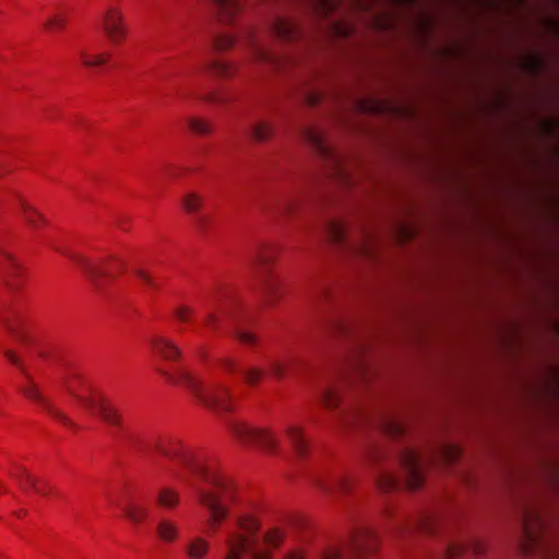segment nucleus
Listing matches in <instances>:
<instances>
[{
  "label": "nucleus",
  "mask_w": 559,
  "mask_h": 559,
  "mask_svg": "<svg viewBox=\"0 0 559 559\" xmlns=\"http://www.w3.org/2000/svg\"><path fill=\"white\" fill-rule=\"evenodd\" d=\"M66 391L75 402L91 415L97 416L109 426L111 435L123 439L132 449L145 456L157 453L179 463L191 475L200 480V485L190 484L201 506L209 511V524L216 531L230 513L231 506L237 501V490L233 481L221 475L215 467L195 459L186 451L180 441L174 438H151L140 440L124 429L122 416L118 407L100 392L82 382L78 377L63 380Z\"/></svg>",
  "instance_id": "nucleus-1"
},
{
  "label": "nucleus",
  "mask_w": 559,
  "mask_h": 559,
  "mask_svg": "<svg viewBox=\"0 0 559 559\" xmlns=\"http://www.w3.org/2000/svg\"><path fill=\"white\" fill-rule=\"evenodd\" d=\"M284 539V533L273 527L260 532L259 521L252 514L238 515L226 530L223 559H272V549Z\"/></svg>",
  "instance_id": "nucleus-2"
},
{
  "label": "nucleus",
  "mask_w": 559,
  "mask_h": 559,
  "mask_svg": "<svg viewBox=\"0 0 559 559\" xmlns=\"http://www.w3.org/2000/svg\"><path fill=\"white\" fill-rule=\"evenodd\" d=\"M159 372L168 382L187 386L200 403L215 413L225 414L233 411L231 395L226 385L218 382L205 384L185 368Z\"/></svg>",
  "instance_id": "nucleus-3"
},
{
  "label": "nucleus",
  "mask_w": 559,
  "mask_h": 559,
  "mask_svg": "<svg viewBox=\"0 0 559 559\" xmlns=\"http://www.w3.org/2000/svg\"><path fill=\"white\" fill-rule=\"evenodd\" d=\"M378 545L376 532L368 526H361L353 532L349 539L343 545H331L324 548L319 559H361L372 552ZM284 559H306L304 551L293 550Z\"/></svg>",
  "instance_id": "nucleus-4"
},
{
  "label": "nucleus",
  "mask_w": 559,
  "mask_h": 559,
  "mask_svg": "<svg viewBox=\"0 0 559 559\" xmlns=\"http://www.w3.org/2000/svg\"><path fill=\"white\" fill-rule=\"evenodd\" d=\"M399 464L403 471L402 479L386 471L376 475V481L382 491H390L399 488L402 483L409 489H417L425 480V463L418 452L411 448H403L397 455Z\"/></svg>",
  "instance_id": "nucleus-5"
},
{
  "label": "nucleus",
  "mask_w": 559,
  "mask_h": 559,
  "mask_svg": "<svg viewBox=\"0 0 559 559\" xmlns=\"http://www.w3.org/2000/svg\"><path fill=\"white\" fill-rule=\"evenodd\" d=\"M226 427L240 443L258 445L269 454L277 453L278 440L270 429L253 427L238 419H229Z\"/></svg>",
  "instance_id": "nucleus-6"
},
{
  "label": "nucleus",
  "mask_w": 559,
  "mask_h": 559,
  "mask_svg": "<svg viewBox=\"0 0 559 559\" xmlns=\"http://www.w3.org/2000/svg\"><path fill=\"white\" fill-rule=\"evenodd\" d=\"M522 542L521 548L524 555L533 556L546 554L544 532L546 524L542 515L532 509L524 508L522 513Z\"/></svg>",
  "instance_id": "nucleus-7"
},
{
  "label": "nucleus",
  "mask_w": 559,
  "mask_h": 559,
  "mask_svg": "<svg viewBox=\"0 0 559 559\" xmlns=\"http://www.w3.org/2000/svg\"><path fill=\"white\" fill-rule=\"evenodd\" d=\"M241 40L249 50V62L269 67L270 69L281 70L290 62L287 57H280L271 52L252 27H246L241 34Z\"/></svg>",
  "instance_id": "nucleus-8"
},
{
  "label": "nucleus",
  "mask_w": 559,
  "mask_h": 559,
  "mask_svg": "<svg viewBox=\"0 0 559 559\" xmlns=\"http://www.w3.org/2000/svg\"><path fill=\"white\" fill-rule=\"evenodd\" d=\"M274 257L272 248H263L253 257L251 262L261 293L270 306L282 295L280 281L267 272V266L272 263Z\"/></svg>",
  "instance_id": "nucleus-9"
},
{
  "label": "nucleus",
  "mask_w": 559,
  "mask_h": 559,
  "mask_svg": "<svg viewBox=\"0 0 559 559\" xmlns=\"http://www.w3.org/2000/svg\"><path fill=\"white\" fill-rule=\"evenodd\" d=\"M7 359L21 369L23 374L27 380V384L21 388V392L28 397L29 400L38 403L50 416H52L59 423L74 427V423L61 411L56 408L38 390L37 385L32 380L31 376L26 371L25 367L22 365L20 358L10 349L3 352Z\"/></svg>",
  "instance_id": "nucleus-10"
},
{
  "label": "nucleus",
  "mask_w": 559,
  "mask_h": 559,
  "mask_svg": "<svg viewBox=\"0 0 559 559\" xmlns=\"http://www.w3.org/2000/svg\"><path fill=\"white\" fill-rule=\"evenodd\" d=\"M267 370L261 366H251L240 370L246 383L250 386H255L260 381L270 374L274 379H282L285 377L290 365L295 362L293 357H270L266 359Z\"/></svg>",
  "instance_id": "nucleus-11"
},
{
  "label": "nucleus",
  "mask_w": 559,
  "mask_h": 559,
  "mask_svg": "<svg viewBox=\"0 0 559 559\" xmlns=\"http://www.w3.org/2000/svg\"><path fill=\"white\" fill-rule=\"evenodd\" d=\"M100 25L108 37L114 44H120L127 37V26L121 10L117 7H108L100 20Z\"/></svg>",
  "instance_id": "nucleus-12"
},
{
  "label": "nucleus",
  "mask_w": 559,
  "mask_h": 559,
  "mask_svg": "<svg viewBox=\"0 0 559 559\" xmlns=\"http://www.w3.org/2000/svg\"><path fill=\"white\" fill-rule=\"evenodd\" d=\"M63 253L67 254L78 265V267L81 269V271L96 289L102 288V281L104 277L114 276V271L109 266L95 264L87 258L78 253Z\"/></svg>",
  "instance_id": "nucleus-13"
},
{
  "label": "nucleus",
  "mask_w": 559,
  "mask_h": 559,
  "mask_svg": "<svg viewBox=\"0 0 559 559\" xmlns=\"http://www.w3.org/2000/svg\"><path fill=\"white\" fill-rule=\"evenodd\" d=\"M205 316L204 325L214 332L221 326V317L228 316V311L224 305V296H215L204 302Z\"/></svg>",
  "instance_id": "nucleus-14"
},
{
  "label": "nucleus",
  "mask_w": 559,
  "mask_h": 559,
  "mask_svg": "<svg viewBox=\"0 0 559 559\" xmlns=\"http://www.w3.org/2000/svg\"><path fill=\"white\" fill-rule=\"evenodd\" d=\"M270 36L282 41H294L301 37L296 23L290 20L276 17L270 26Z\"/></svg>",
  "instance_id": "nucleus-15"
},
{
  "label": "nucleus",
  "mask_w": 559,
  "mask_h": 559,
  "mask_svg": "<svg viewBox=\"0 0 559 559\" xmlns=\"http://www.w3.org/2000/svg\"><path fill=\"white\" fill-rule=\"evenodd\" d=\"M437 521L438 520L435 513L424 512L409 523L399 524V526L395 528V533L404 535L420 531L429 534L435 530Z\"/></svg>",
  "instance_id": "nucleus-16"
},
{
  "label": "nucleus",
  "mask_w": 559,
  "mask_h": 559,
  "mask_svg": "<svg viewBox=\"0 0 559 559\" xmlns=\"http://www.w3.org/2000/svg\"><path fill=\"white\" fill-rule=\"evenodd\" d=\"M148 342L152 349L165 360L176 361L181 357L179 347L171 340L163 335H153Z\"/></svg>",
  "instance_id": "nucleus-17"
},
{
  "label": "nucleus",
  "mask_w": 559,
  "mask_h": 559,
  "mask_svg": "<svg viewBox=\"0 0 559 559\" xmlns=\"http://www.w3.org/2000/svg\"><path fill=\"white\" fill-rule=\"evenodd\" d=\"M305 141L323 158L334 159L332 148L325 141L324 135L314 129H306L304 131Z\"/></svg>",
  "instance_id": "nucleus-18"
},
{
  "label": "nucleus",
  "mask_w": 559,
  "mask_h": 559,
  "mask_svg": "<svg viewBox=\"0 0 559 559\" xmlns=\"http://www.w3.org/2000/svg\"><path fill=\"white\" fill-rule=\"evenodd\" d=\"M203 204V198L194 192L187 193L182 199V206L189 214H194V224L203 230L207 224V217L199 214V210Z\"/></svg>",
  "instance_id": "nucleus-19"
},
{
  "label": "nucleus",
  "mask_w": 559,
  "mask_h": 559,
  "mask_svg": "<svg viewBox=\"0 0 559 559\" xmlns=\"http://www.w3.org/2000/svg\"><path fill=\"white\" fill-rule=\"evenodd\" d=\"M299 198L296 195H287L276 204H263V209L276 216L289 217L299 206Z\"/></svg>",
  "instance_id": "nucleus-20"
},
{
  "label": "nucleus",
  "mask_w": 559,
  "mask_h": 559,
  "mask_svg": "<svg viewBox=\"0 0 559 559\" xmlns=\"http://www.w3.org/2000/svg\"><path fill=\"white\" fill-rule=\"evenodd\" d=\"M210 550V543L201 536L190 538L185 546L188 559H205Z\"/></svg>",
  "instance_id": "nucleus-21"
},
{
  "label": "nucleus",
  "mask_w": 559,
  "mask_h": 559,
  "mask_svg": "<svg viewBox=\"0 0 559 559\" xmlns=\"http://www.w3.org/2000/svg\"><path fill=\"white\" fill-rule=\"evenodd\" d=\"M286 436L298 456H305L308 451V441L304 430L299 426H288Z\"/></svg>",
  "instance_id": "nucleus-22"
},
{
  "label": "nucleus",
  "mask_w": 559,
  "mask_h": 559,
  "mask_svg": "<svg viewBox=\"0 0 559 559\" xmlns=\"http://www.w3.org/2000/svg\"><path fill=\"white\" fill-rule=\"evenodd\" d=\"M0 267L4 273L7 285L10 288H15L17 285L11 281V277L13 278L21 273L20 263L11 254L0 252Z\"/></svg>",
  "instance_id": "nucleus-23"
},
{
  "label": "nucleus",
  "mask_w": 559,
  "mask_h": 559,
  "mask_svg": "<svg viewBox=\"0 0 559 559\" xmlns=\"http://www.w3.org/2000/svg\"><path fill=\"white\" fill-rule=\"evenodd\" d=\"M318 487L326 493L347 492L352 487V483L346 477L333 476L319 480Z\"/></svg>",
  "instance_id": "nucleus-24"
},
{
  "label": "nucleus",
  "mask_w": 559,
  "mask_h": 559,
  "mask_svg": "<svg viewBox=\"0 0 559 559\" xmlns=\"http://www.w3.org/2000/svg\"><path fill=\"white\" fill-rule=\"evenodd\" d=\"M19 203L21 207V216L31 228L39 229L41 226L46 225V218L37 212V210L31 206L23 199H19Z\"/></svg>",
  "instance_id": "nucleus-25"
},
{
  "label": "nucleus",
  "mask_w": 559,
  "mask_h": 559,
  "mask_svg": "<svg viewBox=\"0 0 559 559\" xmlns=\"http://www.w3.org/2000/svg\"><path fill=\"white\" fill-rule=\"evenodd\" d=\"M218 17L222 22L234 21L237 13L240 11V3L238 0H213Z\"/></svg>",
  "instance_id": "nucleus-26"
},
{
  "label": "nucleus",
  "mask_w": 559,
  "mask_h": 559,
  "mask_svg": "<svg viewBox=\"0 0 559 559\" xmlns=\"http://www.w3.org/2000/svg\"><path fill=\"white\" fill-rule=\"evenodd\" d=\"M178 526L169 519L162 518L156 523V535L165 543H173L178 537Z\"/></svg>",
  "instance_id": "nucleus-27"
},
{
  "label": "nucleus",
  "mask_w": 559,
  "mask_h": 559,
  "mask_svg": "<svg viewBox=\"0 0 559 559\" xmlns=\"http://www.w3.org/2000/svg\"><path fill=\"white\" fill-rule=\"evenodd\" d=\"M247 132L254 141H265L273 133V124L267 121H251L247 127Z\"/></svg>",
  "instance_id": "nucleus-28"
},
{
  "label": "nucleus",
  "mask_w": 559,
  "mask_h": 559,
  "mask_svg": "<svg viewBox=\"0 0 559 559\" xmlns=\"http://www.w3.org/2000/svg\"><path fill=\"white\" fill-rule=\"evenodd\" d=\"M326 237L336 245H346L347 236L345 226L337 221H329L325 224Z\"/></svg>",
  "instance_id": "nucleus-29"
},
{
  "label": "nucleus",
  "mask_w": 559,
  "mask_h": 559,
  "mask_svg": "<svg viewBox=\"0 0 559 559\" xmlns=\"http://www.w3.org/2000/svg\"><path fill=\"white\" fill-rule=\"evenodd\" d=\"M157 504L165 509H173L179 503V493L177 490L165 487L156 496Z\"/></svg>",
  "instance_id": "nucleus-30"
},
{
  "label": "nucleus",
  "mask_w": 559,
  "mask_h": 559,
  "mask_svg": "<svg viewBox=\"0 0 559 559\" xmlns=\"http://www.w3.org/2000/svg\"><path fill=\"white\" fill-rule=\"evenodd\" d=\"M466 550H471L475 555H480L484 551V545L478 539H472L468 542L467 545H451L448 548V556L450 558H454L456 556H460Z\"/></svg>",
  "instance_id": "nucleus-31"
},
{
  "label": "nucleus",
  "mask_w": 559,
  "mask_h": 559,
  "mask_svg": "<svg viewBox=\"0 0 559 559\" xmlns=\"http://www.w3.org/2000/svg\"><path fill=\"white\" fill-rule=\"evenodd\" d=\"M110 57L109 52L87 53L83 51L81 53L82 63L87 68H99L106 64L110 60Z\"/></svg>",
  "instance_id": "nucleus-32"
},
{
  "label": "nucleus",
  "mask_w": 559,
  "mask_h": 559,
  "mask_svg": "<svg viewBox=\"0 0 559 559\" xmlns=\"http://www.w3.org/2000/svg\"><path fill=\"white\" fill-rule=\"evenodd\" d=\"M124 512L127 516L134 523L144 521L148 514V511L145 507L135 502L129 503L126 507Z\"/></svg>",
  "instance_id": "nucleus-33"
},
{
  "label": "nucleus",
  "mask_w": 559,
  "mask_h": 559,
  "mask_svg": "<svg viewBox=\"0 0 559 559\" xmlns=\"http://www.w3.org/2000/svg\"><path fill=\"white\" fill-rule=\"evenodd\" d=\"M209 69L219 78H229L235 73V67L223 60H214L209 63Z\"/></svg>",
  "instance_id": "nucleus-34"
},
{
  "label": "nucleus",
  "mask_w": 559,
  "mask_h": 559,
  "mask_svg": "<svg viewBox=\"0 0 559 559\" xmlns=\"http://www.w3.org/2000/svg\"><path fill=\"white\" fill-rule=\"evenodd\" d=\"M321 400L326 408L334 409L341 402V392L335 388L325 389L322 392Z\"/></svg>",
  "instance_id": "nucleus-35"
},
{
  "label": "nucleus",
  "mask_w": 559,
  "mask_h": 559,
  "mask_svg": "<svg viewBox=\"0 0 559 559\" xmlns=\"http://www.w3.org/2000/svg\"><path fill=\"white\" fill-rule=\"evenodd\" d=\"M67 23L66 15L56 13L50 15L43 24V27L49 32H58L63 29Z\"/></svg>",
  "instance_id": "nucleus-36"
},
{
  "label": "nucleus",
  "mask_w": 559,
  "mask_h": 559,
  "mask_svg": "<svg viewBox=\"0 0 559 559\" xmlns=\"http://www.w3.org/2000/svg\"><path fill=\"white\" fill-rule=\"evenodd\" d=\"M314 9L318 11L319 14L323 16H328L332 14L337 5L338 0H310Z\"/></svg>",
  "instance_id": "nucleus-37"
},
{
  "label": "nucleus",
  "mask_w": 559,
  "mask_h": 559,
  "mask_svg": "<svg viewBox=\"0 0 559 559\" xmlns=\"http://www.w3.org/2000/svg\"><path fill=\"white\" fill-rule=\"evenodd\" d=\"M9 475L17 481L20 487H23L22 480L25 479L28 480L32 488H36V479L27 472L24 466L16 465L15 471L9 473Z\"/></svg>",
  "instance_id": "nucleus-38"
},
{
  "label": "nucleus",
  "mask_w": 559,
  "mask_h": 559,
  "mask_svg": "<svg viewBox=\"0 0 559 559\" xmlns=\"http://www.w3.org/2000/svg\"><path fill=\"white\" fill-rule=\"evenodd\" d=\"M233 333L234 336L245 345L254 346L258 344L257 335L250 331H247L241 328H236Z\"/></svg>",
  "instance_id": "nucleus-39"
},
{
  "label": "nucleus",
  "mask_w": 559,
  "mask_h": 559,
  "mask_svg": "<svg viewBox=\"0 0 559 559\" xmlns=\"http://www.w3.org/2000/svg\"><path fill=\"white\" fill-rule=\"evenodd\" d=\"M188 126L194 133L198 134H207L212 132V126L209 122L198 118H189Z\"/></svg>",
  "instance_id": "nucleus-40"
},
{
  "label": "nucleus",
  "mask_w": 559,
  "mask_h": 559,
  "mask_svg": "<svg viewBox=\"0 0 559 559\" xmlns=\"http://www.w3.org/2000/svg\"><path fill=\"white\" fill-rule=\"evenodd\" d=\"M173 313L179 322L187 323L191 321L194 310L190 306L181 305L175 308Z\"/></svg>",
  "instance_id": "nucleus-41"
},
{
  "label": "nucleus",
  "mask_w": 559,
  "mask_h": 559,
  "mask_svg": "<svg viewBox=\"0 0 559 559\" xmlns=\"http://www.w3.org/2000/svg\"><path fill=\"white\" fill-rule=\"evenodd\" d=\"M236 43V37L230 34H222L214 39L215 49L223 51L231 48Z\"/></svg>",
  "instance_id": "nucleus-42"
},
{
  "label": "nucleus",
  "mask_w": 559,
  "mask_h": 559,
  "mask_svg": "<svg viewBox=\"0 0 559 559\" xmlns=\"http://www.w3.org/2000/svg\"><path fill=\"white\" fill-rule=\"evenodd\" d=\"M2 324L8 330V332L15 337L17 341H24V336L22 332H20L17 325H15L13 322H11L8 318L2 317L1 318Z\"/></svg>",
  "instance_id": "nucleus-43"
},
{
  "label": "nucleus",
  "mask_w": 559,
  "mask_h": 559,
  "mask_svg": "<svg viewBox=\"0 0 559 559\" xmlns=\"http://www.w3.org/2000/svg\"><path fill=\"white\" fill-rule=\"evenodd\" d=\"M219 366L227 372H235L236 370H238V365L237 362L235 361V359L230 358V357H224V358H221L219 361H218Z\"/></svg>",
  "instance_id": "nucleus-44"
},
{
  "label": "nucleus",
  "mask_w": 559,
  "mask_h": 559,
  "mask_svg": "<svg viewBox=\"0 0 559 559\" xmlns=\"http://www.w3.org/2000/svg\"><path fill=\"white\" fill-rule=\"evenodd\" d=\"M383 425L385 431L393 437H396L403 432V427L399 423L388 420Z\"/></svg>",
  "instance_id": "nucleus-45"
},
{
  "label": "nucleus",
  "mask_w": 559,
  "mask_h": 559,
  "mask_svg": "<svg viewBox=\"0 0 559 559\" xmlns=\"http://www.w3.org/2000/svg\"><path fill=\"white\" fill-rule=\"evenodd\" d=\"M135 275L143 283H145L148 287L155 288L157 286L156 283L154 282V280L144 270H141V269L136 270L135 271Z\"/></svg>",
  "instance_id": "nucleus-46"
},
{
  "label": "nucleus",
  "mask_w": 559,
  "mask_h": 559,
  "mask_svg": "<svg viewBox=\"0 0 559 559\" xmlns=\"http://www.w3.org/2000/svg\"><path fill=\"white\" fill-rule=\"evenodd\" d=\"M205 99L210 103H215V104H223V103H226L229 100L228 97L224 96L223 94H221L218 92L211 93L210 95H207L205 97Z\"/></svg>",
  "instance_id": "nucleus-47"
},
{
  "label": "nucleus",
  "mask_w": 559,
  "mask_h": 559,
  "mask_svg": "<svg viewBox=\"0 0 559 559\" xmlns=\"http://www.w3.org/2000/svg\"><path fill=\"white\" fill-rule=\"evenodd\" d=\"M329 329H331L335 332H340V333H347V331H348V326L344 322L338 321V320L330 321Z\"/></svg>",
  "instance_id": "nucleus-48"
},
{
  "label": "nucleus",
  "mask_w": 559,
  "mask_h": 559,
  "mask_svg": "<svg viewBox=\"0 0 559 559\" xmlns=\"http://www.w3.org/2000/svg\"><path fill=\"white\" fill-rule=\"evenodd\" d=\"M370 460L377 461L384 456V452L381 449L374 448L370 451Z\"/></svg>",
  "instance_id": "nucleus-49"
},
{
  "label": "nucleus",
  "mask_w": 559,
  "mask_h": 559,
  "mask_svg": "<svg viewBox=\"0 0 559 559\" xmlns=\"http://www.w3.org/2000/svg\"><path fill=\"white\" fill-rule=\"evenodd\" d=\"M37 493L39 495H43V496H48L49 492H50V489L48 488V486L44 485L43 487L38 486V484L36 483V488H33Z\"/></svg>",
  "instance_id": "nucleus-50"
},
{
  "label": "nucleus",
  "mask_w": 559,
  "mask_h": 559,
  "mask_svg": "<svg viewBox=\"0 0 559 559\" xmlns=\"http://www.w3.org/2000/svg\"><path fill=\"white\" fill-rule=\"evenodd\" d=\"M308 98V103L311 105V106H314L318 102H319V98L317 95H313V94H309L307 96Z\"/></svg>",
  "instance_id": "nucleus-51"
},
{
  "label": "nucleus",
  "mask_w": 559,
  "mask_h": 559,
  "mask_svg": "<svg viewBox=\"0 0 559 559\" xmlns=\"http://www.w3.org/2000/svg\"><path fill=\"white\" fill-rule=\"evenodd\" d=\"M355 250H357V251H359V252H361V253H367V250H368V249L366 248V246H365V245H357V246H356V248H355Z\"/></svg>",
  "instance_id": "nucleus-52"
},
{
  "label": "nucleus",
  "mask_w": 559,
  "mask_h": 559,
  "mask_svg": "<svg viewBox=\"0 0 559 559\" xmlns=\"http://www.w3.org/2000/svg\"><path fill=\"white\" fill-rule=\"evenodd\" d=\"M22 483H23V487H21V488H22L23 490H26V489H28V488H32V487L29 486L28 480L23 479V480H22Z\"/></svg>",
  "instance_id": "nucleus-53"
},
{
  "label": "nucleus",
  "mask_w": 559,
  "mask_h": 559,
  "mask_svg": "<svg viewBox=\"0 0 559 559\" xmlns=\"http://www.w3.org/2000/svg\"><path fill=\"white\" fill-rule=\"evenodd\" d=\"M8 489H7V486L0 481V492H7Z\"/></svg>",
  "instance_id": "nucleus-54"
},
{
  "label": "nucleus",
  "mask_w": 559,
  "mask_h": 559,
  "mask_svg": "<svg viewBox=\"0 0 559 559\" xmlns=\"http://www.w3.org/2000/svg\"><path fill=\"white\" fill-rule=\"evenodd\" d=\"M348 418H349L350 420H352V419L354 420V419L356 418V414H355V413H350V414L348 415Z\"/></svg>",
  "instance_id": "nucleus-55"
},
{
  "label": "nucleus",
  "mask_w": 559,
  "mask_h": 559,
  "mask_svg": "<svg viewBox=\"0 0 559 559\" xmlns=\"http://www.w3.org/2000/svg\"><path fill=\"white\" fill-rule=\"evenodd\" d=\"M448 452H455V449H448Z\"/></svg>",
  "instance_id": "nucleus-56"
},
{
  "label": "nucleus",
  "mask_w": 559,
  "mask_h": 559,
  "mask_svg": "<svg viewBox=\"0 0 559 559\" xmlns=\"http://www.w3.org/2000/svg\"><path fill=\"white\" fill-rule=\"evenodd\" d=\"M448 452H455V449H448Z\"/></svg>",
  "instance_id": "nucleus-57"
},
{
  "label": "nucleus",
  "mask_w": 559,
  "mask_h": 559,
  "mask_svg": "<svg viewBox=\"0 0 559 559\" xmlns=\"http://www.w3.org/2000/svg\"><path fill=\"white\" fill-rule=\"evenodd\" d=\"M448 452H455V449H448Z\"/></svg>",
  "instance_id": "nucleus-58"
}]
</instances>
